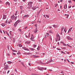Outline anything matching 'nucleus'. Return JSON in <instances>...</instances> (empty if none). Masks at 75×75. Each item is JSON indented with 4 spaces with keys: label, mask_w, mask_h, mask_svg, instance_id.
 <instances>
[{
    "label": "nucleus",
    "mask_w": 75,
    "mask_h": 75,
    "mask_svg": "<svg viewBox=\"0 0 75 75\" xmlns=\"http://www.w3.org/2000/svg\"><path fill=\"white\" fill-rule=\"evenodd\" d=\"M58 6V4H56L55 5V7H57Z\"/></svg>",
    "instance_id": "51"
},
{
    "label": "nucleus",
    "mask_w": 75,
    "mask_h": 75,
    "mask_svg": "<svg viewBox=\"0 0 75 75\" xmlns=\"http://www.w3.org/2000/svg\"><path fill=\"white\" fill-rule=\"evenodd\" d=\"M33 3V2H29L28 3V6H29V7L30 8V7H32V4Z\"/></svg>",
    "instance_id": "3"
},
{
    "label": "nucleus",
    "mask_w": 75,
    "mask_h": 75,
    "mask_svg": "<svg viewBox=\"0 0 75 75\" xmlns=\"http://www.w3.org/2000/svg\"><path fill=\"white\" fill-rule=\"evenodd\" d=\"M63 45H64V46H67V45L65 44V43H63Z\"/></svg>",
    "instance_id": "35"
},
{
    "label": "nucleus",
    "mask_w": 75,
    "mask_h": 75,
    "mask_svg": "<svg viewBox=\"0 0 75 75\" xmlns=\"http://www.w3.org/2000/svg\"><path fill=\"white\" fill-rule=\"evenodd\" d=\"M67 46H68V47H70L71 48V46L70 45H69L68 44H67Z\"/></svg>",
    "instance_id": "47"
},
{
    "label": "nucleus",
    "mask_w": 75,
    "mask_h": 75,
    "mask_svg": "<svg viewBox=\"0 0 75 75\" xmlns=\"http://www.w3.org/2000/svg\"><path fill=\"white\" fill-rule=\"evenodd\" d=\"M38 1H39V2L42 1V0H39Z\"/></svg>",
    "instance_id": "49"
},
{
    "label": "nucleus",
    "mask_w": 75,
    "mask_h": 75,
    "mask_svg": "<svg viewBox=\"0 0 75 75\" xmlns=\"http://www.w3.org/2000/svg\"><path fill=\"white\" fill-rule=\"evenodd\" d=\"M21 64L23 66L25 67L24 65V63L23 62H21Z\"/></svg>",
    "instance_id": "34"
},
{
    "label": "nucleus",
    "mask_w": 75,
    "mask_h": 75,
    "mask_svg": "<svg viewBox=\"0 0 75 75\" xmlns=\"http://www.w3.org/2000/svg\"><path fill=\"white\" fill-rule=\"evenodd\" d=\"M53 27H54L55 28H57L58 27V26H57V25H53Z\"/></svg>",
    "instance_id": "21"
},
{
    "label": "nucleus",
    "mask_w": 75,
    "mask_h": 75,
    "mask_svg": "<svg viewBox=\"0 0 75 75\" xmlns=\"http://www.w3.org/2000/svg\"><path fill=\"white\" fill-rule=\"evenodd\" d=\"M72 28H70L68 31V33H70V32H71V30H72Z\"/></svg>",
    "instance_id": "14"
},
{
    "label": "nucleus",
    "mask_w": 75,
    "mask_h": 75,
    "mask_svg": "<svg viewBox=\"0 0 75 75\" xmlns=\"http://www.w3.org/2000/svg\"><path fill=\"white\" fill-rule=\"evenodd\" d=\"M11 18L12 20H14L15 21H16L17 17V16H14V15H13L12 16H11Z\"/></svg>",
    "instance_id": "1"
},
{
    "label": "nucleus",
    "mask_w": 75,
    "mask_h": 75,
    "mask_svg": "<svg viewBox=\"0 0 75 75\" xmlns=\"http://www.w3.org/2000/svg\"><path fill=\"white\" fill-rule=\"evenodd\" d=\"M26 37L27 38H29L30 37V33H29L28 34V35H25Z\"/></svg>",
    "instance_id": "11"
},
{
    "label": "nucleus",
    "mask_w": 75,
    "mask_h": 75,
    "mask_svg": "<svg viewBox=\"0 0 75 75\" xmlns=\"http://www.w3.org/2000/svg\"><path fill=\"white\" fill-rule=\"evenodd\" d=\"M64 32H65V33H66V32H67V28H65L64 29Z\"/></svg>",
    "instance_id": "30"
},
{
    "label": "nucleus",
    "mask_w": 75,
    "mask_h": 75,
    "mask_svg": "<svg viewBox=\"0 0 75 75\" xmlns=\"http://www.w3.org/2000/svg\"><path fill=\"white\" fill-rule=\"evenodd\" d=\"M12 51H13V52H17V51L15 50H13Z\"/></svg>",
    "instance_id": "38"
},
{
    "label": "nucleus",
    "mask_w": 75,
    "mask_h": 75,
    "mask_svg": "<svg viewBox=\"0 0 75 75\" xmlns=\"http://www.w3.org/2000/svg\"><path fill=\"white\" fill-rule=\"evenodd\" d=\"M50 39L51 40V41H52V38H51V37H49Z\"/></svg>",
    "instance_id": "37"
},
{
    "label": "nucleus",
    "mask_w": 75,
    "mask_h": 75,
    "mask_svg": "<svg viewBox=\"0 0 75 75\" xmlns=\"http://www.w3.org/2000/svg\"><path fill=\"white\" fill-rule=\"evenodd\" d=\"M57 50H59L60 51H61V49L57 48Z\"/></svg>",
    "instance_id": "42"
},
{
    "label": "nucleus",
    "mask_w": 75,
    "mask_h": 75,
    "mask_svg": "<svg viewBox=\"0 0 75 75\" xmlns=\"http://www.w3.org/2000/svg\"><path fill=\"white\" fill-rule=\"evenodd\" d=\"M68 3H72V2H71V1L70 0H69L68 1Z\"/></svg>",
    "instance_id": "36"
},
{
    "label": "nucleus",
    "mask_w": 75,
    "mask_h": 75,
    "mask_svg": "<svg viewBox=\"0 0 75 75\" xmlns=\"http://www.w3.org/2000/svg\"><path fill=\"white\" fill-rule=\"evenodd\" d=\"M8 24H10V21H8Z\"/></svg>",
    "instance_id": "62"
},
{
    "label": "nucleus",
    "mask_w": 75,
    "mask_h": 75,
    "mask_svg": "<svg viewBox=\"0 0 75 75\" xmlns=\"http://www.w3.org/2000/svg\"><path fill=\"white\" fill-rule=\"evenodd\" d=\"M37 8H38V7H34L32 8V9L33 10H35Z\"/></svg>",
    "instance_id": "9"
},
{
    "label": "nucleus",
    "mask_w": 75,
    "mask_h": 75,
    "mask_svg": "<svg viewBox=\"0 0 75 75\" xmlns=\"http://www.w3.org/2000/svg\"><path fill=\"white\" fill-rule=\"evenodd\" d=\"M64 8H65V9H66V8H65L66 7V8H67V5H66L64 6Z\"/></svg>",
    "instance_id": "24"
},
{
    "label": "nucleus",
    "mask_w": 75,
    "mask_h": 75,
    "mask_svg": "<svg viewBox=\"0 0 75 75\" xmlns=\"http://www.w3.org/2000/svg\"><path fill=\"white\" fill-rule=\"evenodd\" d=\"M4 65L5 66L4 67V69H5V70H7V69H8V68H9V67L8 66V65L7 64L5 65L4 64Z\"/></svg>",
    "instance_id": "5"
},
{
    "label": "nucleus",
    "mask_w": 75,
    "mask_h": 75,
    "mask_svg": "<svg viewBox=\"0 0 75 75\" xmlns=\"http://www.w3.org/2000/svg\"><path fill=\"white\" fill-rule=\"evenodd\" d=\"M64 27H62L61 28V32H62V31H63V30H64Z\"/></svg>",
    "instance_id": "22"
},
{
    "label": "nucleus",
    "mask_w": 75,
    "mask_h": 75,
    "mask_svg": "<svg viewBox=\"0 0 75 75\" xmlns=\"http://www.w3.org/2000/svg\"><path fill=\"white\" fill-rule=\"evenodd\" d=\"M22 11H21L20 12V14H21V13H22Z\"/></svg>",
    "instance_id": "59"
},
{
    "label": "nucleus",
    "mask_w": 75,
    "mask_h": 75,
    "mask_svg": "<svg viewBox=\"0 0 75 75\" xmlns=\"http://www.w3.org/2000/svg\"><path fill=\"white\" fill-rule=\"evenodd\" d=\"M32 75H37L36 74H32Z\"/></svg>",
    "instance_id": "53"
},
{
    "label": "nucleus",
    "mask_w": 75,
    "mask_h": 75,
    "mask_svg": "<svg viewBox=\"0 0 75 75\" xmlns=\"http://www.w3.org/2000/svg\"><path fill=\"white\" fill-rule=\"evenodd\" d=\"M34 38V36L33 35H32L31 38H30V40L32 41H34V40H33Z\"/></svg>",
    "instance_id": "6"
},
{
    "label": "nucleus",
    "mask_w": 75,
    "mask_h": 75,
    "mask_svg": "<svg viewBox=\"0 0 75 75\" xmlns=\"http://www.w3.org/2000/svg\"><path fill=\"white\" fill-rule=\"evenodd\" d=\"M39 64H44V63H43L42 62H41L40 61L39 62Z\"/></svg>",
    "instance_id": "26"
},
{
    "label": "nucleus",
    "mask_w": 75,
    "mask_h": 75,
    "mask_svg": "<svg viewBox=\"0 0 75 75\" xmlns=\"http://www.w3.org/2000/svg\"><path fill=\"white\" fill-rule=\"evenodd\" d=\"M12 54L13 55H16V54L15 53L13 52Z\"/></svg>",
    "instance_id": "43"
},
{
    "label": "nucleus",
    "mask_w": 75,
    "mask_h": 75,
    "mask_svg": "<svg viewBox=\"0 0 75 75\" xmlns=\"http://www.w3.org/2000/svg\"><path fill=\"white\" fill-rule=\"evenodd\" d=\"M30 50H32V51H34V49L32 48H29Z\"/></svg>",
    "instance_id": "29"
},
{
    "label": "nucleus",
    "mask_w": 75,
    "mask_h": 75,
    "mask_svg": "<svg viewBox=\"0 0 75 75\" xmlns=\"http://www.w3.org/2000/svg\"><path fill=\"white\" fill-rule=\"evenodd\" d=\"M29 16H28V15H25L23 17V19H24L25 18H27V17H28Z\"/></svg>",
    "instance_id": "10"
},
{
    "label": "nucleus",
    "mask_w": 75,
    "mask_h": 75,
    "mask_svg": "<svg viewBox=\"0 0 75 75\" xmlns=\"http://www.w3.org/2000/svg\"><path fill=\"white\" fill-rule=\"evenodd\" d=\"M9 72H10V70H8L7 72V74H8V73H9Z\"/></svg>",
    "instance_id": "50"
},
{
    "label": "nucleus",
    "mask_w": 75,
    "mask_h": 75,
    "mask_svg": "<svg viewBox=\"0 0 75 75\" xmlns=\"http://www.w3.org/2000/svg\"><path fill=\"white\" fill-rule=\"evenodd\" d=\"M3 31L4 34H6V33H5V31H4V30H3Z\"/></svg>",
    "instance_id": "56"
},
{
    "label": "nucleus",
    "mask_w": 75,
    "mask_h": 75,
    "mask_svg": "<svg viewBox=\"0 0 75 75\" xmlns=\"http://www.w3.org/2000/svg\"><path fill=\"white\" fill-rule=\"evenodd\" d=\"M49 28H52V27L51 26H49Z\"/></svg>",
    "instance_id": "57"
},
{
    "label": "nucleus",
    "mask_w": 75,
    "mask_h": 75,
    "mask_svg": "<svg viewBox=\"0 0 75 75\" xmlns=\"http://www.w3.org/2000/svg\"><path fill=\"white\" fill-rule=\"evenodd\" d=\"M18 55H20L21 54V53L20 52H18L17 53Z\"/></svg>",
    "instance_id": "31"
},
{
    "label": "nucleus",
    "mask_w": 75,
    "mask_h": 75,
    "mask_svg": "<svg viewBox=\"0 0 75 75\" xmlns=\"http://www.w3.org/2000/svg\"><path fill=\"white\" fill-rule=\"evenodd\" d=\"M58 37L59 38V37H60L59 35H57V40H58Z\"/></svg>",
    "instance_id": "20"
},
{
    "label": "nucleus",
    "mask_w": 75,
    "mask_h": 75,
    "mask_svg": "<svg viewBox=\"0 0 75 75\" xmlns=\"http://www.w3.org/2000/svg\"><path fill=\"white\" fill-rule=\"evenodd\" d=\"M71 64H74V62H71Z\"/></svg>",
    "instance_id": "58"
},
{
    "label": "nucleus",
    "mask_w": 75,
    "mask_h": 75,
    "mask_svg": "<svg viewBox=\"0 0 75 75\" xmlns=\"http://www.w3.org/2000/svg\"><path fill=\"white\" fill-rule=\"evenodd\" d=\"M37 47V45H33V47Z\"/></svg>",
    "instance_id": "40"
},
{
    "label": "nucleus",
    "mask_w": 75,
    "mask_h": 75,
    "mask_svg": "<svg viewBox=\"0 0 75 75\" xmlns=\"http://www.w3.org/2000/svg\"><path fill=\"white\" fill-rule=\"evenodd\" d=\"M6 18H7V16H6V15H5V14H4L3 15V20L6 19Z\"/></svg>",
    "instance_id": "7"
},
{
    "label": "nucleus",
    "mask_w": 75,
    "mask_h": 75,
    "mask_svg": "<svg viewBox=\"0 0 75 75\" xmlns=\"http://www.w3.org/2000/svg\"><path fill=\"white\" fill-rule=\"evenodd\" d=\"M41 68H40V67L38 68V69L39 70H40V71H43V70H42V69H44V70H46V69H47V68H44V67H42Z\"/></svg>",
    "instance_id": "2"
},
{
    "label": "nucleus",
    "mask_w": 75,
    "mask_h": 75,
    "mask_svg": "<svg viewBox=\"0 0 75 75\" xmlns=\"http://www.w3.org/2000/svg\"><path fill=\"white\" fill-rule=\"evenodd\" d=\"M18 46L19 47H23V45H21V44H19Z\"/></svg>",
    "instance_id": "27"
},
{
    "label": "nucleus",
    "mask_w": 75,
    "mask_h": 75,
    "mask_svg": "<svg viewBox=\"0 0 75 75\" xmlns=\"http://www.w3.org/2000/svg\"><path fill=\"white\" fill-rule=\"evenodd\" d=\"M13 1H16H16H17V0H13Z\"/></svg>",
    "instance_id": "63"
},
{
    "label": "nucleus",
    "mask_w": 75,
    "mask_h": 75,
    "mask_svg": "<svg viewBox=\"0 0 75 75\" xmlns=\"http://www.w3.org/2000/svg\"><path fill=\"white\" fill-rule=\"evenodd\" d=\"M26 28H27V26H26L25 28V29H26Z\"/></svg>",
    "instance_id": "54"
},
{
    "label": "nucleus",
    "mask_w": 75,
    "mask_h": 75,
    "mask_svg": "<svg viewBox=\"0 0 75 75\" xmlns=\"http://www.w3.org/2000/svg\"><path fill=\"white\" fill-rule=\"evenodd\" d=\"M21 21L20 20H18L16 22V23L17 24H18V23H20V22Z\"/></svg>",
    "instance_id": "16"
},
{
    "label": "nucleus",
    "mask_w": 75,
    "mask_h": 75,
    "mask_svg": "<svg viewBox=\"0 0 75 75\" xmlns=\"http://www.w3.org/2000/svg\"><path fill=\"white\" fill-rule=\"evenodd\" d=\"M49 32L50 33H52V31L51 30L49 31Z\"/></svg>",
    "instance_id": "44"
},
{
    "label": "nucleus",
    "mask_w": 75,
    "mask_h": 75,
    "mask_svg": "<svg viewBox=\"0 0 75 75\" xmlns=\"http://www.w3.org/2000/svg\"><path fill=\"white\" fill-rule=\"evenodd\" d=\"M37 31H38L37 28L35 29V32H34L35 33H37Z\"/></svg>",
    "instance_id": "18"
},
{
    "label": "nucleus",
    "mask_w": 75,
    "mask_h": 75,
    "mask_svg": "<svg viewBox=\"0 0 75 75\" xmlns=\"http://www.w3.org/2000/svg\"><path fill=\"white\" fill-rule=\"evenodd\" d=\"M61 52H62V54H63V53H64V52H63V51H61Z\"/></svg>",
    "instance_id": "64"
},
{
    "label": "nucleus",
    "mask_w": 75,
    "mask_h": 75,
    "mask_svg": "<svg viewBox=\"0 0 75 75\" xmlns=\"http://www.w3.org/2000/svg\"><path fill=\"white\" fill-rule=\"evenodd\" d=\"M67 38L68 40H72V39L71 38L69 37V36H67Z\"/></svg>",
    "instance_id": "12"
},
{
    "label": "nucleus",
    "mask_w": 75,
    "mask_h": 75,
    "mask_svg": "<svg viewBox=\"0 0 75 75\" xmlns=\"http://www.w3.org/2000/svg\"><path fill=\"white\" fill-rule=\"evenodd\" d=\"M71 6H68V8H71Z\"/></svg>",
    "instance_id": "45"
},
{
    "label": "nucleus",
    "mask_w": 75,
    "mask_h": 75,
    "mask_svg": "<svg viewBox=\"0 0 75 75\" xmlns=\"http://www.w3.org/2000/svg\"><path fill=\"white\" fill-rule=\"evenodd\" d=\"M2 3V1H1V0H0V3Z\"/></svg>",
    "instance_id": "61"
},
{
    "label": "nucleus",
    "mask_w": 75,
    "mask_h": 75,
    "mask_svg": "<svg viewBox=\"0 0 75 75\" xmlns=\"http://www.w3.org/2000/svg\"><path fill=\"white\" fill-rule=\"evenodd\" d=\"M5 32H6V34H7V35H8V36H9V34H8V33L6 31Z\"/></svg>",
    "instance_id": "32"
},
{
    "label": "nucleus",
    "mask_w": 75,
    "mask_h": 75,
    "mask_svg": "<svg viewBox=\"0 0 75 75\" xmlns=\"http://www.w3.org/2000/svg\"><path fill=\"white\" fill-rule=\"evenodd\" d=\"M18 14V11H16V12L15 14V16H17V14Z\"/></svg>",
    "instance_id": "23"
},
{
    "label": "nucleus",
    "mask_w": 75,
    "mask_h": 75,
    "mask_svg": "<svg viewBox=\"0 0 75 75\" xmlns=\"http://www.w3.org/2000/svg\"><path fill=\"white\" fill-rule=\"evenodd\" d=\"M18 24L16 22L15 24H14V26L15 27H16V26H17V24Z\"/></svg>",
    "instance_id": "17"
},
{
    "label": "nucleus",
    "mask_w": 75,
    "mask_h": 75,
    "mask_svg": "<svg viewBox=\"0 0 75 75\" xmlns=\"http://www.w3.org/2000/svg\"><path fill=\"white\" fill-rule=\"evenodd\" d=\"M15 72H18L17 71V69H15Z\"/></svg>",
    "instance_id": "39"
},
{
    "label": "nucleus",
    "mask_w": 75,
    "mask_h": 75,
    "mask_svg": "<svg viewBox=\"0 0 75 75\" xmlns=\"http://www.w3.org/2000/svg\"><path fill=\"white\" fill-rule=\"evenodd\" d=\"M18 31H20V32H21V29H18Z\"/></svg>",
    "instance_id": "41"
},
{
    "label": "nucleus",
    "mask_w": 75,
    "mask_h": 75,
    "mask_svg": "<svg viewBox=\"0 0 75 75\" xmlns=\"http://www.w3.org/2000/svg\"><path fill=\"white\" fill-rule=\"evenodd\" d=\"M28 65H29L31 66V64L30 63H29Z\"/></svg>",
    "instance_id": "55"
},
{
    "label": "nucleus",
    "mask_w": 75,
    "mask_h": 75,
    "mask_svg": "<svg viewBox=\"0 0 75 75\" xmlns=\"http://www.w3.org/2000/svg\"><path fill=\"white\" fill-rule=\"evenodd\" d=\"M0 32L1 33H3L2 32V31H1V30H0Z\"/></svg>",
    "instance_id": "60"
},
{
    "label": "nucleus",
    "mask_w": 75,
    "mask_h": 75,
    "mask_svg": "<svg viewBox=\"0 0 75 75\" xmlns=\"http://www.w3.org/2000/svg\"><path fill=\"white\" fill-rule=\"evenodd\" d=\"M63 73H64V71H61V74H63Z\"/></svg>",
    "instance_id": "46"
},
{
    "label": "nucleus",
    "mask_w": 75,
    "mask_h": 75,
    "mask_svg": "<svg viewBox=\"0 0 75 75\" xmlns=\"http://www.w3.org/2000/svg\"><path fill=\"white\" fill-rule=\"evenodd\" d=\"M22 48L23 50H26V51H30V50H29V49L25 48V47H22Z\"/></svg>",
    "instance_id": "8"
},
{
    "label": "nucleus",
    "mask_w": 75,
    "mask_h": 75,
    "mask_svg": "<svg viewBox=\"0 0 75 75\" xmlns=\"http://www.w3.org/2000/svg\"><path fill=\"white\" fill-rule=\"evenodd\" d=\"M20 8L21 10H23V9H24V7L22 6H21Z\"/></svg>",
    "instance_id": "15"
},
{
    "label": "nucleus",
    "mask_w": 75,
    "mask_h": 75,
    "mask_svg": "<svg viewBox=\"0 0 75 75\" xmlns=\"http://www.w3.org/2000/svg\"><path fill=\"white\" fill-rule=\"evenodd\" d=\"M46 16L47 17H49V16L48 15H46Z\"/></svg>",
    "instance_id": "52"
},
{
    "label": "nucleus",
    "mask_w": 75,
    "mask_h": 75,
    "mask_svg": "<svg viewBox=\"0 0 75 75\" xmlns=\"http://www.w3.org/2000/svg\"><path fill=\"white\" fill-rule=\"evenodd\" d=\"M40 57L39 56H37L36 55H34L33 58H39Z\"/></svg>",
    "instance_id": "19"
},
{
    "label": "nucleus",
    "mask_w": 75,
    "mask_h": 75,
    "mask_svg": "<svg viewBox=\"0 0 75 75\" xmlns=\"http://www.w3.org/2000/svg\"><path fill=\"white\" fill-rule=\"evenodd\" d=\"M13 42H15L16 41V40L14 39V38H13Z\"/></svg>",
    "instance_id": "28"
},
{
    "label": "nucleus",
    "mask_w": 75,
    "mask_h": 75,
    "mask_svg": "<svg viewBox=\"0 0 75 75\" xmlns=\"http://www.w3.org/2000/svg\"><path fill=\"white\" fill-rule=\"evenodd\" d=\"M9 33H10V34H11V33H12V32H11V31H10L9 32Z\"/></svg>",
    "instance_id": "48"
},
{
    "label": "nucleus",
    "mask_w": 75,
    "mask_h": 75,
    "mask_svg": "<svg viewBox=\"0 0 75 75\" xmlns=\"http://www.w3.org/2000/svg\"><path fill=\"white\" fill-rule=\"evenodd\" d=\"M65 16H66V17H67V18H68V16H69V14H65Z\"/></svg>",
    "instance_id": "33"
},
{
    "label": "nucleus",
    "mask_w": 75,
    "mask_h": 75,
    "mask_svg": "<svg viewBox=\"0 0 75 75\" xmlns=\"http://www.w3.org/2000/svg\"><path fill=\"white\" fill-rule=\"evenodd\" d=\"M7 20L8 19H7L5 23H2L1 25H2L3 27H4L5 25H7Z\"/></svg>",
    "instance_id": "4"
},
{
    "label": "nucleus",
    "mask_w": 75,
    "mask_h": 75,
    "mask_svg": "<svg viewBox=\"0 0 75 75\" xmlns=\"http://www.w3.org/2000/svg\"><path fill=\"white\" fill-rule=\"evenodd\" d=\"M6 5L7 6H8L10 5V3L8 2H7L6 3Z\"/></svg>",
    "instance_id": "13"
},
{
    "label": "nucleus",
    "mask_w": 75,
    "mask_h": 75,
    "mask_svg": "<svg viewBox=\"0 0 75 75\" xmlns=\"http://www.w3.org/2000/svg\"><path fill=\"white\" fill-rule=\"evenodd\" d=\"M12 62H8V64H12Z\"/></svg>",
    "instance_id": "25"
}]
</instances>
